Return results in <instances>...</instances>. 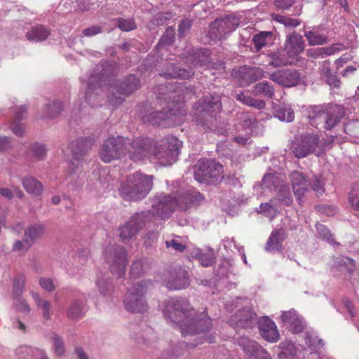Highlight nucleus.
<instances>
[{"mask_svg": "<svg viewBox=\"0 0 359 359\" xmlns=\"http://www.w3.org/2000/svg\"><path fill=\"white\" fill-rule=\"evenodd\" d=\"M146 212L135 214L120 228L119 236L123 241L130 240L146 224Z\"/></svg>", "mask_w": 359, "mask_h": 359, "instance_id": "dca6fc26", "label": "nucleus"}, {"mask_svg": "<svg viewBox=\"0 0 359 359\" xmlns=\"http://www.w3.org/2000/svg\"><path fill=\"white\" fill-rule=\"evenodd\" d=\"M236 97L238 100L241 101L243 104L258 109H264L266 106V103L264 100L255 99L250 96L245 95L243 93L238 94Z\"/></svg>", "mask_w": 359, "mask_h": 359, "instance_id": "c03bdc74", "label": "nucleus"}, {"mask_svg": "<svg viewBox=\"0 0 359 359\" xmlns=\"http://www.w3.org/2000/svg\"><path fill=\"white\" fill-rule=\"evenodd\" d=\"M45 232V226L41 224H34L28 226L24 233V236L33 245Z\"/></svg>", "mask_w": 359, "mask_h": 359, "instance_id": "2f4dec72", "label": "nucleus"}, {"mask_svg": "<svg viewBox=\"0 0 359 359\" xmlns=\"http://www.w3.org/2000/svg\"><path fill=\"white\" fill-rule=\"evenodd\" d=\"M236 341L237 344L242 348L248 359H257V354L261 346L257 341L245 336L238 337Z\"/></svg>", "mask_w": 359, "mask_h": 359, "instance_id": "393cba45", "label": "nucleus"}, {"mask_svg": "<svg viewBox=\"0 0 359 359\" xmlns=\"http://www.w3.org/2000/svg\"><path fill=\"white\" fill-rule=\"evenodd\" d=\"M194 74L191 69L179 68L175 65L169 64L165 67L161 75L165 79H189Z\"/></svg>", "mask_w": 359, "mask_h": 359, "instance_id": "bb28decb", "label": "nucleus"}, {"mask_svg": "<svg viewBox=\"0 0 359 359\" xmlns=\"http://www.w3.org/2000/svg\"><path fill=\"white\" fill-rule=\"evenodd\" d=\"M344 131L351 136L358 137L359 135V120H351L344 126Z\"/></svg>", "mask_w": 359, "mask_h": 359, "instance_id": "13d9d810", "label": "nucleus"}, {"mask_svg": "<svg viewBox=\"0 0 359 359\" xmlns=\"http://www.w3.org/2000/svg\"><path fill=\"white\" fill-rule=\"evenodd\" d=\"M291 184L294 196L300 203L302 197L309 189L310 182H309L305 175L298 171H294L291 175Z\"/></svg>", "mask_w": 359, "mask_h": 359, "instance_id": "5701e85b", "label": "nucleus"}, {"mask_svg": "<svg viewBox=\"0 0 359 359\" xmlns=\"http://www.w3.org/2000/svg\"><path fill=\"white\" fill-rule=\"evenodd\" d=\"M204 200L203 195L191 187H180L172 194L161 193L156 194L151 199V208L147 213L146 220L150 217L156 219H165L179 208L187 210L190 205H198Z\"/></svg>", "mask_w": 359, "mask_h": 359, "instance_id": "f03ea898", "label": "nucleus"}, {"mask_svg": "<svg viewBox=\"0 0 359 359\" xmlns=\"http://www.w3.org/2000/svg\"><path fill=\"white\" fill-rule=\"evenodd\" d=\"M271 17L273 20L284 25L285 27H295L299 26L301 23L299 20L288 16L273 14Z\"/></svg>", "mask_w": 359, "mask_h": 359, "instance_id": "de8ad7c7", "label": "nucleus"}, {"mask_svg": "<svg viewBox=\"0 0 359 359\" xmlns=\"http://www.w3.org/2000/svg\"><path fill=\"white\" fill-rule=\"evenodd\" d=\"M153 176L139 171L128 176L122 183L119 193L126 201H140L144 198L153 187Z\"/></svg>", "mask_w": 359, "mask_h": 359, "instance_id": "7ed1b4c3", "label": "nucleus"}, {"mask_svg": "<svg viewBox=\"0 0 359 359\" xmlns=\"http://www.w3.org/2000/svg\"><path fill=\"white\" fill-rule=\"evenodd\" d=\"M175 38V29L169 27L166 29L164 34L159 40L157 46L161 47L163 46L170 45L172 43Z\"/></svg>", "mask_w": 359, "mask_h": 359, "instance_id": "6e6d98bb", "label": "nucleus"}, {"mask_svg": "<svg viewBox=\"0 0 359 359\" xmlns=\"http://www.w3.org/2000/svg\"><path fill=\"white\" fill-rule=\"evenodd\" d=\"M279 346L283 349L278 354L279 359H297V349L293 344L290 342L280 343Z\"/></svg>", "mask_w": 359, "mask_h": 359, "instance_id": "a18cd8bd", "label": "nucleus"}, {"mask_svg": "<svg viewBox=\"0 0 359 359\" xmlns=\"http://www.w3.org/2000/svg\"><path fill=\"white\" fill-rule=\"evenodd\" d=\"M47 114L43 116V118H50L58 115L63 109V104L62 102L56 100L51 104L47 105L45 107Z\"/></svg>", "mask_w": 359, "mask_h": 359, "instance_id": "603ef678", "label": "nucleus"}, {"mask_svg": "<svg viewBox=\"0 0 359 359\" xmlns=\"http://www.w3.org/2000/svg\"><path fill=\"white\" fill-rule=\"evenodd\" d=\"M272 35V32H262L259 34L255 35L252 41L257 50H259L265 46L268 39H271Z\"/></svg>", "mask_w": 359, "mask_h": 359, "instance_id": "8fccbe9b", "label": "nucleus"}, {"mask_svg": "<svg viewBox=\"0 0 359 359\" xmlns=\"http://www.w3.org/2000/svg\"><path fill=\"white\" fill-rule=\"evenodd\" d=\"M40 286L48 292H53L55 289L54 280L50 278H41L39 280Z\"/></svg>", "mask_w": 359, "mask_h": 359, "instance_id": "69168bd1", "label": "nucleus"}, {"mask_svg": "<svg viewBox=\"0 0 359 359\" xmlns=\"http://www.w3.org/2000/svg\"><path fill=\"white\" fill-rule=\"evenodd\" d=\"M140 87L139 80L134 75H130L123 81L110 87V90L114 93V90L118 95L128 96L135 91Z\"/></svg>", "mask_w": 359, "mask_h": 359, "instance_id": "b1692460", "label": "nucleus"}, {"mask_svg": "<svg viewBox=\"0 0 359 359\" xmlns=\"http://www.w3.org/2000/svg\"><path fill=\"white\" fill-rule=\"evenodd\" d=\"M280 320L283 325L294 334L302 332L305 327L304 318L293 309L283 311Z\"/></svg>", "mask_w": 359, "mask_h": 359, "instance_id": "a211bd4d", "label": "nucleus"}, {"mask_svg": "<svg viewBox=\"0 0 359 359\" xmlns=\"http://www.w3.org/2000/svg\"><path fill=\"white\" fill-rule=\"evenodd\" d=\"M22 184L26 191L30 194L39 196L43 191V184L33 177H24Z\"/></svg>", "mask_w": 359, "mask_h": 359, "instance_id": "72a5a7b5", "label": "nucleus"}, {"mask_svg": "<svg viewBox=\"0 0 359 359\" xmlns=\"http://www.w3.org/2000/svg\"><path fill=\"white\" fill-rule=\"evenodd\" d=\"M195 257L198 259L202 266L205 267L210 266L213 263V257L211 253H204L198 248L195 250Z\"/></svg>", "mask_w": 359, "mask_h": 359, "instance_id": "864d4df0", "label": "nucleus"}, {"mask_svg": "<svg viewBox=\"0 0 359 359\" xmlns=\"http://www.w3.org/2000/svg\"><path fill=\"white\" fill-rule=\"evenodd\" d=\"M255 95H262L266 97L271 98L274 95L273 87L267 81H262L254 86Z\"/></svg>", "mask_w": 359, "mask_h": 359, "instance_id": "a19ab883", "label": "nucleus"}, {"mask_svg": "<svg viewBox=\"0 0 359 359\" xmlns=\"http://www.w3.org/2000/svg\"><path fill=\"white\" fill-rule=\"evenodd\" d=\"M310 46H319L328 42L327 36L325 34H320L314 31H308L304 34Z\"/></svg>", "mask_w": 359, "mask_h": 359, "instance_id": "37998d69", "label": "nucleus"}, {"mask_svg": "<svg viewBox=\"0 0 359 359\" xmlns=\"http://www.w3.org/2000/svg\"><path fill=\"white\" fill-rule=\"evenodd\" d=\"M182 142L174 136L161 140L158 144L154 142L151 156L162 166L172 165L177 159Z\"/></svg>", "mask_w": 359, "mask_h": 359, "instance_id": "423d86ee", "label": "nucleus"}, {"mask_svg": "<svg viewBox=\"0 0 359 359\" xmlns=\"http://www.w3.org/2000/svg\"><path fill=\"white\" fill-rule=\"evenodd\" d=\"M95 284L102 296H110L114 292V284L109 276L105 273H100L97 275Z\"/></svg>", "mask_w": 359, "mask_h": 359, "instance_id": "c756f323", "label": "nucleus"}, {"mask_svg": "<svg viewBox=\"0 0 359 359\" xmlns=\"http://www.w3.org/2000/svg\"><path fill=\"white\" fill-rule=\"evenodd\" d=\"M257 324L259 325V330L262 338L269 342H276L280 338L278 330L275 323L268 316H263Z\"/></svg>", "mask_w": 359, "mask_h": 359, "instance_id": "aec40b11", "label": "nucleus"}, {"mask_svg": "<svg viewBox=\"0 0 359 359\" xmlns=\"http://www.w3.org/2000/svg\"><path fill=\"white\" fill-rule=\"evenodd\" d=\"M92 141L89 137L80 138L72 141L69 144L72 158L76 161V167H79V161L82 158L87 149L91 145Z\"/></svg>", "mask_w": 359, "mask_h": 359, "instance_id": "a878e982", "label": "nucleus"}, {"mask_svg": "<svg viewBox=\"0 0 359 359\" xmlns=\"http://www.w3.org/2000/svg\"><path fill=\"white\" fill-rule=\"evenodd\" d=\"M304 49V41L303 37L299 34L293 32L288 34L286 38L285 51L287 55L294 59Z\"/></svg>", "mask_w": 359, "mask_h": 359, "instance_id": "4be33fe9", "label": "nucleus"}, {"mask_svg": "<svg viewBox=\"0 0 359 359\" xmlns=\"http://www.w3.org/2000/svg\"><path fill=\"white\" fill-rule=\"evenodd\" d=\"M127 142L126 149L129 158L134 162L143 161L151 157L154 140L148 137H137L131 142Z\"/></svg>", "mask_w": 359, "mask_h": 359, "instance_id": "f8f14e48", "label": "nucleus"}, {"mask_svg": "<svg viewBox=\"0 0 359 359\" xmlns=\"http://www.w3.org/2000/svg\"><path fill=\"white\" fill-rule=\"evenodd\" d=\"M179 356L175 348L170 347L161 353L159 359H177Z\"/></svg>", "mask_w": 359, "mask_h": 359, "instance_id": "774afa93", "label": "nucleus"}, {"mask_svg": "<svg viewBox=\"0 0 359 359\" xmlns=\"http://www.w3.org/2000/svg\"><path fill=\"white\" fill-rule=\"evenodd\" d=\"M186 114L185 110L179 103H172L163 111H154L144 115L142 120L154 126L170 127L180 123Z\"/></svg>", "mask_w": 359, "mask_h": 359, "instance_id": "39448f33", "label": "nucleus"}, {"mask_svg": "<svg viewBox=\"0 0 359 359\" xmlns=\"http://www.w3.org/2000/svg\"><path fill=\"white\" fill-rule=\"evenodd\" d=\"M276 117L282 121L292 122L294 118V113L290 105L280 106L276 109Z\"/></svg>", "mask_w": 359, "mask_h": 359, "instance_id": "79ce46f5", "label": "nucleus"}, {"mask_svg": "<svg viewBox=\"0 0 359 359\" xmlns=\"http://www.w3.org/2000/svg\"><path fill=\"white\" fill-rule=\"evenodd\" d=\"M83 314V306L81 302L74 300L67 310V316L71 319L80 318Z\"/></svg>", "mask_w": 359, "mask_h": 359, "instance_id": "49530a36", "label": "nucleus"}, {"mask_svg": "<svg viewBox=\"0 0 359 359\" xmlns=\"http://www.w3.org/2000/svg\"><path fill=\"white\" fill-rule=\"evenodd\" d=\"M15 353L19 359H26L29 357L35 359H48L43 350L28 346H19Z\"/></svg>", "mask_w": 359, "mask_h": 359, "instance_id": "7c9ffc66", "label": "nucleus"}, {"mask_svg": "<svg viewBox=\"0 0 359 359\" xmlns=\"http://www.w3.org/2000/svg\"><path fill=\"white\" fill-rule=\"evenodd\" d=\"M257 323V317L252 309L248 306V302L243 309H239L229 319V324L234 328H253Z\"/></svg>", "mask_w": 359, "mask_h": 359, "instance_id": "2eb2a0df", "label": "nucleus"}, {"mask_svg": "<svg viewBox=\"0 0 359 359\" xmlns=\"http://www.w3.org/2000/svg\"><path fill=\"white\" fill-rule=\"evenodd\" d=\"M189 285L188 272L184 269L172 271L165 280V286L172 290L184 289Z\"/></svg>", "mask_w": 359, "mask_h": 359, "instance_id": "412c9836", "label": "nucleus"}, {"mask_svg": "<svg viewBox=\"0 0 359 359\" xmlns=\"http://www.w3.org/2000/svg\"><path fill=\"white\" fill-rule=\"evenodd\" d=\"M285 238L283 229L273 230L266 244L265 249L268 252L280 251L282 250V243Z\"/></svg>", "mask_w": 359, "mask_h": 359, "instance_id": "c85d7f7f", "label": "nucleus"}, {"mask_svg": "<svg viewBox=\"0 0 359 359\" xmlns=\"http://www.w3.org/2000/svg\"><path fill=\"white\" fill-rule=\"evenodd\" d=\"M234 76L241 86H247L264 76V72L259 67H240L234 69Z\"/></svg>", "mask_w": 359, "mask_h": 359, "instance_id": "f3484780", "label": "nucleus"}, {"mask_svg": "<svg viewBox=\"0 0 359 359\" xmlns=\"http://www.w3.org/2000/svg\"><path fill=\"white\" fill-rule=\"evenodd\" d=\"M240 20L234 15H227L216 19L211 25L210 33L218 40L224 39L226 34L233 32L239 25Z\"/></svg>", "mask_w": 359, "mask_h": 359, "instance_id": "4468645a", "label": "nucleus"}, {"mask_svg": "<svg viewBox=\"0 0 359 359\" xmlns=\"http://www.w3.org/2000/svg\"><path fill=\"white\" fill-rule=\"evenodd\" d=\"M150 280H143L132 283L123 297V306L130 313H142L148 310L145 295L151 286Z\"/></svg>", "mask_w": 359, "mask_h": 359, "instance_id": "20e7f679", "label": "nucleus"}, {"mask_svg": "<svg viewBox=\"0 0 359 359\" xmlns=\"http://www.w3.org/2000/svg\"><path fill=\"white\" fill-rule=\"evenodd\" d=\"M164 318L179 327L184 337H194L190 347L205 342L215 341V336L207 334L212 327V319L204 311L198 313L189 301L184 297H171L165 300L162 306Z\"/></svg>", "mask_w": 359, "mask_h": 359, "instance_id": "f257e3e1", "label": "nucleus"}, {"mask_svg": "<svg viewBox=\"0 0 359 359\" xmlns=\"http://www.w3.org/2000/svg\"><path fill=\"white\" fill-rule=\"evenodd\" d=\"M100 81L101 75H99L97 76H91L90 79L87 82L88 89L85 98L86 102L93 107L98 105V104L95 102V99L97 97V95H94L93 91L96 89L97 87L100 86Z\"/></svg>", "mask_w": 359, "mask_h": 359, "instance_id": "473e14b6", "label": "nucleus"}, {"mask_svg": "<svg viewBox=\"0 0 359 359\" xmlns=\"http://www.w3.org/2000/svg\"><path fill=\"white\" fill-rule=\"evenodd\" d=\"M194 57L192 65L194 67L206 65L208 62V55L205 54V52L201 50L197 51L192 56Z\"/></svg>", "mask_w": 359, "mask_h": 359, "instance_id": "bf43d9fd", "label": "nucleus"}, {"mask_svg": "<svg viewBox=\"0 0 359 359\" xmlns=\"http://www.w3.org/2000/svg\"><path fill=\"white\" fill-rule=\"evenodd\" d=\"M32 245L24 236L22 241H16L13 245V250L15 252H26Z\"/></svg>", "mask_w": 359, "mask_h": 359, "instance_id": "680f3d73", "label": "nucleus"}, {"mask_svg": "<svg viewBox=\"0 0 359 359\" xmlns=\"http://www.w3.org/2000/svg\"><path fill=\"white\" fill-rule=\"evenodd\" d=\"M316 195H322L325 191L324 182L322 176H313L312 182H310V186Z\"/></svg>", "mask_w": 359, "mask_h": 359, "instance_id": "4d7b16f0", "label": "nucleus"}, {"mask_svg": "<svg viewBox=\"0 0 359 359\" xmlns=\"http://www.w3.org/2000/svg\"><path fill=\"white\" fill-rule=\"evenodd\" d=\"M320 138L317 134L309 133L296 137L292 141L290 149L296 158H302L316 153L319 148Z\"/></svg>", "mask_w": 359, "mask_h": 359, "instance_id": "9d476101", "label": "nucleus"}, {"mask_svg": "<svg viewBox=\"0 0 359 359\" xmlns=\"http://www.w3.org/2000/svg\"><path fill=\"white\" fill-rule=\"evenodd\" d=\"M188 238L172 235V238L166 240L165 245L166 248L172 249L179 252H183L187 248Z\"/></svg>", "mask_w": 359, "mask_h": 359, "instance_id": "f704fd0d", "label": "nucleus"}, {"mask_svg": "<svg viewBox=\"0 0 359 359\" xmlns=\"http://www.w3.org/2000/svg\"><path fill=\"white\" fill-rule=\"evenodd\" d=\"M128 140L121 136L107 138L101 145L99 151L100 158L104 163L120 158L126 150Z\"/></svg>", "mask_w": 359, "mask_h": 359, "instance_id": "9b49d317", "label": "nucleus"}, {"mask_svg": "<svg viewBox=\"0 0 359 359\" xmlns=\"http://www.w3.org/2000/svg\"><path fill=\"white\" fill-rule=\"evenodd\" d=\"M150 267L149 262L146 258H142L133 262L131 269L130 276L133 277H138L145 273Z\"/></svg>", "mask_w": 359, "mask_h": 359, "instance_id": "58836bf2", "label": "nucleus"}, {"mask_svg": "<svg viewBox=\"0 0 359 359\" xmlns=\"http://www.w3.org/2000/svg\"><path fill=\"white\" fill-rule=\"evenodd\" d=\"M348 201L354 210H359V183L352 187L348 194Z\"/></svg>", "mask_w": 359, "mask_h": 359, "instance_id": "5fc2aeb1", "label": "nucleus"}, {"mask_svg": "<svg viewBox=\"0 0 359 359\" xmlns=\"http://www.w3.org/2000/svg\"><path fill=\"white\" fill-rule=\"evenodd\" d=\"M118 27L125 32L131 31L136 28L135 22L131 19H118Z\"/></svg>", "mask_w": 359, "mask_h": 359, "instance_id": "e2e57ef3", "label": "nucleus"}, {"mask_svg": "<svg viewBox=\"0 0 359 359\" xmlns=\"http://www.w3.org/2000/svg\"><path fill=\"white\" fill-rule=\"evenodd\" d=\"M269 79L283 87H292L299 83L300 75L295 69L278 70L269 74Z\"/></svg>", "mask_w": 359, "mask_h": 359, "instance_id": "6ab92c4d", "label": "nucleus"}, {"mask_svg": "<svg viewBox=\"0 0 359 359\" xmlns=\"http://www.w3.org/2000/svg\"><path fill=\"white\" fill-rule=\"evenodd\" d=\"M269 65L274 67H280L287 65H291L293 59L288 55L282 53H275L269 55Z\"/></svg>", "mask_w": 359, "mask_h": 359, "instance_id": "4c0bfd02", "label": "nucleus"}, {"mask_svg": "<svg viewBox=\"0 0 359 359\" xmlns=\"http://www.w3.org/2000/svg\"><path fill=\"white\" fill-rule=\"evenodd\" d=\"M259 213H264L266 216L273 218L276 212V208L271 203H262Z\"/></svg>", "mask_w": 359, "mask_h": 359, "instance_id": "0e129e2a", "label": "nucleus"}, {"mask_svg": "<svg viewBox=\"0 0 359 359\" xmlns=\"http://www.w3.org/2000/svg\"><path fill=\"white\" fill-rule=\"evenodd\" d=\"M278 180L273 174H266L264 176L262 184L255 189H261L263 190V194H266L269 191H274L278 192V199L280 203H284L287 206H290L292 203V197L286 187L278 188Z\"/></svg>", "mask_w": 359, "mask_h": 359, "instance_id": "ddd939ff", "label": "nucleus"}, {"mask_svg": "<svg viewBox=\"0 0 359 359\" xmlns=\"http://www.w3.org/2000/svg\"><path fill=\"white\" fill-rule=\"evenodd\" d=\"M46 149L43 144L36 143L32 146L33 156L37 160H43L46 155Z\"/></svg>", "mask_w": 359, "mask_h": 359, "instance_id": "052dcab7", "label": "nucleus"}, {"mask_svg": "<svg viewBox=\"0 0 359 359\" xmlns=\"http://www.w3.org/2000/svg\"><path fill=\"white\" fill-rule=\"evenodd\" d=\"M222 172V165L210 159H200L194 168V178L201 183H215Z\"/></svg>", "mask_w": 359, "mask_h": 359, "instance_id": "6e6552de", "label": "nucleus"}, {"mask_svg": "<svg viewBox=\"0 0 359 359\" xmlns=\"http://www.w3.org/2000/svg\"><path fill=\"white\" fill-rule=\"evenodd\" d=\"M344 115L343 107L332 105L323 110L321 107H314L309 111L308 118L313 120L316 124L324 123L323 127L327 130L333 128Z\"/></svg>", "mask_w": 359, "mask_h": 359, "instance_id": "0eeeda50", "label": "nucleus"}, {"mask_svg": "<svg viewBox=\"0 0 359 359\" xmlns=\"http://www.w3.org/2000/svg\"><path fill=\"white\" fill-rule=\"evenodd\" d=\"M32 295L36 305L38 308L42 310L43 318L46 320L50 318V304L48 301L42 299L39 294L35 292L31 291Z\"/></svg>", "mask_w": 359, "mask_h": 359, "instance_id": "ea45409f", "label": "nucleus"}, {"mask_svg": "<svg viewBox=\"0 0 359 359\" xmlns=\"http://www.w3.org/2000/svg\"><path fill=\"white\" fill-rule=\"evenodd\" d=\"M104 256L111 272L118 278H121L125 274L128 262L125 249L116 245H109L104 249Z\"/></svg>", "mask_w": 359, "mask_h": 359, "instance_id": "1a4fd4ad", "label": "nucleus"}, {"mask_svg": "<svg viewBox=\"0 0 359 359\" xmlns=\"http://www.w3.org/2000/svg\"><path fill=\"white\" fill-rule=\"evenodd\" d=\"M201 111L210 114L211 117L215 116L222 109V104L218 97L208 95L201 101Z\"/></svg>", "mask_w": 359, "mask_h": 359, "instance_id": "cd10ccee", "label": "nucleus"}, {"mask_svg": "<svg viewBox=\"0 0 359 359\" xmlns=\"http://www.w3.org/2000/svg\"><path fill=\"white\" fill-rule=\"evenodd\" d=\"M53 347L54 352L57 355L61 356L64 354L65 348L63 341L62 340L61 337L57 335H55L53 337Z\"/></svg>", "mask_w": 359, "mask_h": 359, "instance_id": "338daca9", "label": "nucleus"}, {"mask_svg": "<svg viewBox=\"0 0 359 359\" xmlns=\"http://www.w3.org/2000/svg\"><path fill=\"white\" fill-rule=\"evenodd\" d=\"M316 226L318 234L320 238L329 243L339 245L338 243L334 242L333 236L327 226L320 223H318Z\"/></svg>", "mask_w": 359, "mask_h": 359, "instance_id": "3c124183", "label": "nucleus"}, {"mask_svg": "<svg viewBox=\"0 0 359 359\" xmlns=\"http://www.w3.org/2000/svg\"><path fill=\"white\" fill-rule=\"evenodd\" d=\"M25 284V277L24 276H20L14 279L12 294L13 298L14 299L20 298L24 290Z\"/></svg>", "mask_w": 359, "mask_h": 359, "instance_id": "09e8293b", "label": "nucleus"}, {"mask_svg": "<svg viewBox=\"0 0 359 359\" xmlns=\"http://www.w3.org/2000/svg\"><path fill=\"white\" fill-rule=\"evenodd\" d=\"M49 35V31L43 26L39 25L32 27L27 34L29 41L38 42L45 40Z\"/></svg>", "mask_w": 359, "mask_h": 359, "instance_id": "e433bc0d", "label": "nucleus"}, {"mask_svg": "<svg viewBox=\"0 0 359 359\" xmlns=\"http://www.w3.org/2000/svg\"><path fill=\"white\" fill-rule=\"evenodd\" d=\"M355 269V261L348 257H337L333 266L334 271H342L351 273Z\"/></svg>", "mask_w": 359, "mask_h": 359, "instance_id": "c9c22d12", "label": "nucleus"}]
</instances>
